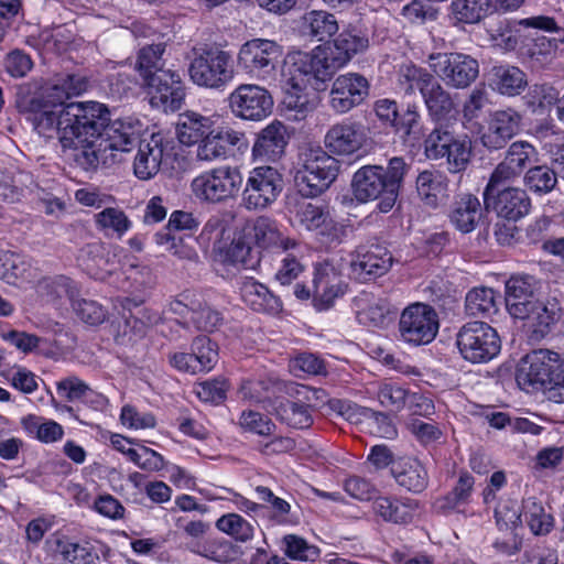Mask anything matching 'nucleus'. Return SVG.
<instances>
[{"instance_id":"nucleus-1","label":"nucleus","mask_w":564,"mask_h":564,"mask_svg":"<svg viewBox=\"0 0 564 564\" xmlns=\"http://www.w3.org/2000/svg\"><path fill=\"white\" fill-rule=\"evenodd\" d=\"M87 85L79 75L55 77L31 100L28 119L41 137H57L62 148L85 167L111 164L119 153L133 149L148 127L137 116L110 121L108 108L97 101L66 102Z\"/></svg>"},{"instance_id":"nucleus-2","label":"nucleus","mask_w":564,"mask_h":564,"mask_svg":"<svg viewBox=\"0 0 564 564\" xmlns=\"http://www.w3.org/2000/svg\"><path fill=\"white\" fill-rule=\"evenodd\" d=\"M369 46L368 35L349 28L333 41L317 45L310 52L293 51L283 61V104L290 110L305 112L314 93L324 88L333 75L345 67L355 55Z\"/></svg>"},{"instance_id":"nucleus-3","label":"nucleus","mask_w":564,"mask_h":564,"mask_svg":"<svg viewBox=\"0 0 564 564\" xmlns=\"http://www.w3.org/2000/svg\"><path fill=\"white\" fill-rule=\"evenodd\" d=\"M410 164L401 156H393L384 169L378 164L359 167L350 183L356 202L367 204L377 200V209L387 214L394 207Z\"/></svg>"},{"instance_id":"nucleus-4","label":"nucleus","mask_w":564,"mask_h":564,"mask_svg":"<svg viewBox=\"0 0 564 564\" xmlns=\"http://www.w3.org/2000/svg\"><path fill=\"white\" fill-rule=\"evenodd\" d=\"M339 162L321 147L300 151L293 165V176L299 192L305 197H316L337 178Z\"/></svg>"},{"instance_id":"nucleus-5","label":"nucleus","mask_w":564,"mask_h":564,"mask_svg":"<svg viewBox=\"0 0 564 564\" xmlns=\"http://www.w3.org/2000/svg\"><path fill=\"white\" fill-rule=\"evenodd\" d=\"M283 46L269 39L254 37L245 42L237 54V67L249 78L272 84L278 79L280 63L283 56ZM283 65L281 66V69ZM283 79V76L281 75ZM284 82L282 80V86Z\"/></svg>"},{"instance_id":"nucleus-6","label":"nucleus","mask_w":564,"mask_h":564,"mask_svg":"<svg viewBox=\"0 0 564 564\" xmlns=\"http://www.w3.org/2000/svg\"><path fill=\"white\" fill-rule=\"evenodd\" d=\"M242 174L232 165H219L203 171L189 184L192 197L199 204H220L236 196L242 185Z\"/></svg>"},{"instance_id":"nucleus-7","label":"nucleus","mask_w":564,"mask_h":564,"mask_svg":"<svg viewBox=\"0 0 564 564\" xmlns=\"http://www.w3.org/2000/svg\"><path fill=\"white\" fill-rule=\"evenodd\" d=\"M423 145L426 159H445L447 171L453 174L464 172L471 161L473 143L466 134L436 128L429 133Z\"/></svg>"},{"instance_id":"nucleus-8","label":"nucleus","mask_w":564,"mask_h":564,"mask_svg":"<svg viewBox=\"0 0 564 564\" xmlns=\"http://www.w3.org/2000/svg\"><path fill=\"white\" fill-rule=\"evenodd\" d=\"M284 188L282 173L271 165L252 167L241 193V206L249 212H262L270 208Z\"/></svg>"},{"instance_id":"nucleus-9","label":"nucleus","mask_w":564,"mask_h":564,"mask_svg":"<svg viewBox=\"0 0 564 564\" xmlns=\"http://www.w3.org/2000/svg\"><path fill=\"white\" fill-rule=\"evenodd\" d=\"M175 155L174 141L162 132L142 135L133 160V173L141 181L151 180L162 171H171Z\"/></svg>"},{"instance_id":"nucleus-10","label":"nucleus","mask_w":564,"mask_h":564,"mask_svg":"<svg viewBox=\"0 0 564 564\" xmlns=\"http://www.w3.org/2000/svg\"><path fill=\"white\" fill-rule=\"evenodd\" d=\"M231 55L223 50H208L195 56L188 66L189 79L198 87L223 90L235 78Z\"/></svg>"},{"instance_id":"nucleus-11","label":"nucleus","mask_w":564,"mask_h":564,"mask_svg":"<svg viewBox=\"0 0 564 564\" xmlns=\"http://www.w3.org/2000/svg\"><path fill=\"white\" fill-rule=\"evenodd\" d=\"M286 210L293 228L311 232L323 242L337 238L338 225L324 205L295 198L288 203Z\"/></svg>"},{"instance_id":"nucleus-12","label":"nucleus","mask_w":564,"mask_h":564,"mask_svg":"<svg viewBox=\"0 0 564 564\" xmlns=\"http://www.w3.org/2000/svg\"><path fill=\"white\" fill-rule=\"evenodd\" d=\"M456 345L460 356L471 364L488 362L501 349L498 333L484 322L465 324L457 334Z\"/></svg>"},{"instance_id":"nucleus-13","label":"nucleus","mask_w":564,"mask_h":564,"mask_svg":"<svg viewBox=\"0 0 564 564\" xmlns=\"http://www.w3.org/2000/svg\"><path fill=\"white\" fill-rule=\"evenodd\" d=\"M228 105L235 118L261 122L273 113L272 94L259 84H240L228 96Z\"/></svg>"},{"instance_id":"nucleus-14","label":"nucleus","mask_w":564,"mask_h":564,"mask_svg":"<svg viewBox=\"0 0 564 564\" xmlns=\"http://www.w3.org/2000/svg\"><path fill=\"white\" fill-rule=\"evenodd\" d=\"M427 63L446 86L457 89L468 87L479 75L478 61L459 52L433 53Z\"/></svg>"},{"instance_id":"nucleus-15","label":"nucleus","mask_w":564,"mask_h":564,"mask_svg":"<svg viewBox=\"0 0 564 564\" xmlns=\"http://www.w3.org/2000/svg\"><path fill=\"white\" fill-rule=\"evenodd\" d=\"M440 329L436 311L424 303L406 306L400 316L399 332L401 339L410 345H427L434 340Z\"/></svg>"},{"instance_id":"nucleus-16","label":"nucleus","mask_w":564,"mask_h":564,"mask_svg":"<svg viewBox=\"0 0 564 564\" xmlns=\"http://www.w3.org/2000/svg\"><path fill=\"white\" fill-rule=\"evenodd\" d=\"M563 364L557 352L546 349L534 350L519 364L517 383L528 392L542 390Z\"/></svg>"},{"instance_id":"nucleus-17","label":"nucleus","mask_w":564,"mask_h":564,"mask_svg":"<svg viewBox=\"0 0 564 564\" xmlns=\"http://www.w3.org/2000/svg\"><path fill=\"white\" fill-rule=\"evenodd\" d=\"M144 85L153 108L173 112L182 107L185 90L180 73L171 69L160 70L144 80Z\"/></svg>"},{"instance_id":"nucleus-18","label":"nucleus","mask_w":564,"mask_h":564,"mask_svg":"<svg viewBox=\"0 0 564 564\" xmlns=\"http://www.w3.org/2000/svg\"><path fill=\"white\" fill-rule=\"evenodd\" d=\"M246 145L245 133L217 123L197 144L195 158L199 162L212 163L228 159L235 148Z\"/></svg>"},{"instance_id":"nucleus-19","label":"nucleus","mask_w":564,"mask_h":564,"mask_svg":"<svg viewBox=\"0 0 564 564\" xmlns=\"http://www.w3.org/2000/svg\"><path fill=\"white\" fill-rule=\"evenodd\" d=\"M555 28V20L546 15H535L521 20H499L490 25L488 34L491 45L501 51L514 50L518 45L522 30L551 31Z\"/></svg>"},{"instance_id":"nucleus-20","label":"nucleus","mask_w":564,"mask_h":564,"mask_svg":"<svg viewBox=\"0 0 564 564\" xmlns=\"http://www.w3.org/2000/svg\"><path fill=\"white\" fill-rule=\"evenodd\" d=\"M366 141L367 134L364 127L358 122L344 119L326 131L324 147L334 158H350L365 147Z\"/></svg>"},{"instance_id":"nucleus-21","label":"nucleus","mask_w":564,"mask_h":564,"mask_svg":"<svg viewBox=\"0 0 564 564\" xmlns=\"http://www.w3.org/2000/svg\"><path fill=\"white\" fill-rule=\"evenodd\" d=\"M484 203L487 209L498 217L517 221L527 216L531 208V199L527 192L519 187L485 188Z\"/></svg>"},{"instance_id":"nucleus-22","label":"nucleus","mask_w":564,"mask_h":564,"mask_svg":"<svg viewBox=\"0 0 564 564\" xmlns=\"http://www.w3.org/2000/svg\"><path fill=\"white\" fill-rule=\"evenodd\" d=\"M368 95V79L358 73H346L333 82L329 106L337 113H346L362 104Z\"/></svg>"},{"instance_id":"nucleus-23","label":"nucleus","mask_w":564,"mask_h":564,"mask_svg":"<svg viewBox=\"0 0 564 564\" xmlns=\"http://www.w3.org/2000/svg\"><path fill=\"white\" fill-rule=\"evenodd\" d=\"M288 144L286 126L280 120H272L256 134L250 159L252 162L275 163L284 155Z\"/></svg>"},{"instance_id":"nucleus-24","label":"nucleus","mask_w":564,"mask_h":564,"mask_svg":"<svg viewBox=\"0 0 564 564\" xmlns=\"http://www.w3.org/2000/svg\"><path fill=\"white\" fill-rule=\"evenodd\" d=\"M346 284L339 269L328 260L315 265L313 279V301L317 310L329 308L336 299L344 295Z\"/></svg>"},{"instance_id":"nucleus-25","label":"nucleus","mask_w":564,"mask_h":564,"mask_svg":"<svg viewBox=\"0 0 564 564\" xmlns=\"http://www.w3.org/2000/svg\"><path fill=\"white\" fill-rule=\"evenodd\" d=\"M391 265L392 256L381 245H371L370 247L357 249L350 261L351 273L358 280L380 276L388 272Z\"/></svg>"},{"instance_id":"nucleus-26","label":"nucleus","mask_w":564,"mask_h":564,"mask_svg":"<svg viewBox=\"0 0 564 564\" xmlns=\"http://www.w3.org/2000/svg\"><path fill=\"white\" fill-rule=\"evenodd\" d=\"M521 116L513 109L494 111L488 121L487 130L480 140L488 149H500L520 129Z\"/></svg>"},{"instance_id":"nucleus-27","label":"nucleus","mask_w":564,"mask_h":564,"mask_svg":"<svg viewBox=\"0 0 564 564\" xmlns=\"http://www.w3.org/2000/svg\"><path fill=\"white\" fill-rule=\"evenodd\" d=\"M243 232L247 235L251 246L257 245L261 248L280 247L284 251L295 248L296 241L290 237L283 236L276 223L265 216H260L243 226Z\"/></svg>"},{"instance_id":"nucleus-28","label":"nucleus","mask_w":564,"mask_h":564,"mask_svg":"<svg viewBox=\"0 0 564 564\" xmlns=\"http://www.w3.org/2000/svg\"><path fill=\"white\" fill-rule=\"evenodd\" d=\"M219 122V115L204 116L187 110L178 116L176 123L177 140L185 147H194Z\"/></svg>"},{"instance_id":"nucleus-29","label":"nucleus","mask_w":564,"mask_h":564,"mask_svg":"<svg viewBox=\"0 0 564 564\" xmlns=\"http://www.w3.org/2000/svg\"><path fill=\"white\" fill-rule=\"evenodd\" d=\"M358 322L365 326L379 328L386 326L392 313L389 302L370 293H360L354 300Z\"/></svg>"},{"instance_id":"nucleus-30","label":"nucleus","mask_w":564,"mask_h":564,"mask_svg":"<svg viewBox=\"0 0 564 564\" xmlns=\"http://www.w3.org/2000/svg\"><path fill=\"white\" fill-rule=\"evenodd\" d=\"M561 311L556 299L538 300L528 312V316L521 319L524 321V327L532 332L535 339H539L544 337L560 319Z\"/></svg>"},{"instance_id":"nucleus-31","label":"nucleus","mask_w":564,"mask_h":564,"mask_svg":"<svg viewBox=\"0 0 564 564\" xmlns=\"http://www.w3.org/2000/svg\"><path fill=\"white\" fill-rule=\"evenodd\" d=\"M372 511L386 522L406 524L417 514L419 506L413 500L379 496L373 499Z\"/></svg>"},{"instance_id":"nucleus-32","label":"nucleus","mask_w":564,"mask_h":564,"mask_svg":"<svg viewBox=\"0 0 564 564\" xmlns=\"http://www.w3.org/2000/svg\"><path fill=\"white\" fill-rule=\"evenodd\" d=\"M242 301L253 311L274 314L281 310V302L267 285L253 278H246L240 285Z\"/></svg>"},{"instance_id":"nucleus-33","label":"nucleus","mask_w":564,"mask_h":564,"mask_svg":"<svg viewBox=\"0 0 564 564\" xmlns=\"http://www.w3.org/2000/svg\"><path fill=\"white\" fill-rule=\"evenodd\" d=\"M37 294L47 303L61 308L66 302L72 305L78 295L77 284L65 275L42 279L36 286Z\"/></svg>"},{"instance_id":"nucleus-34","label":"nucleus","mask_w":564,"mask_h":564,"mask_svg":"<svg viewBox=\"0 0 564 564\" xmlns=\"http://www.w3.org/2000/svg\"><path fill=\"white\" fill-rule=\"evenodd\" d=\"M161 319L158 312L150 308H138L135 313L123 315V324H119L116 340L120 344H133L145 335L149 326L156 325Z\"/></svg>"},{"instance_id":"nucleus-35","label":"nucleus","mask_w":564,"mask_h":564,"mask_svg":"<svg viewBox=\"0 0 564 564\" xmlns=\"http://www.w3.org/2000/svg\"><path fill=\"white\" fill-rule=\"evenodd\" d=\"M489 87L503 96L520 95L527 87L525 74L516 66L499 65L492 67L488 78Z\"/></svg>"},{"instance_id":"nucleus-36","label":"nucleus","mask_w":564,"mask_h":564,"mask_svg":"<svg viewBox=\"0 0 564 564\" xmlns=\"http://www.w3.org/2000/svg\"><path fill=\"white\" fill-rule=\"evenodd\" d=\"M481 215V204L478 197L471 194H464L453 203L449 219L457 230L468 234L475 230Z\"/></svg>"},{"instance_id":"nucleus-37","label":"nucleus","mask_w":564,"mask_h":564,"mask_svg":"<svg viewBox=\"0 0 564 564\" xmlns=\"http://www.w3.org/2000/svg\"><path fill=\"white\" fill-rule=\"evenodd\" d=\"M447 177L435 170H425L416 177V191L422 202L432 208H436L447 198Z\"/></svg>"},{"instance_id":"nucleus-38","label":"nucleus","mask_w":564,"mask_h":564,"mask_svg":"<svg viewBox=\"0 0 564 564\" xmlns=\"http://www.w3.org/2000/svg\"><path fill=\"white\" fill-rule=\"evenodd\" d=\"M425 106L436 121L447 120L456 115L455 104L437 80H433L422 94Z\"/></svg>"},{"instance_id":"nucleus-39","label":"nucleus","mask_w":564,"mask_h":564,"mask_svg":"<svg viewBox=\"0 0 564 564\" xmlns=\"http://www.w3.org/2000/svg\"><path fill=\"white\" fill-rule=\"evenodd\" d=\"M397 482L410 491L420 492L427 484L424 466L415 458H404L393 468Z\"/></svg>"},{"instance_id":"nucleus-40","label":"nucleus","mask_w":564,"mask_h":564,"mask_svg":"<svg viewBox=\"0 0 564 564\" xmlns=\"http://www.w3.org/2000/svg\"><path fill=\"white\" fill-rule=\"evenodd\" d=\"M80 259L84 269L96 280H107L116 270V264L110 261L101 245H89L82 251Z\"/></svg>"},{"instance_id":"nucleus-41","label":"nucleus","mask_w":564,"mask_h":564,"mask_svg":"<svg viewBox=\"0 0 564 564\" xmlns=\"http://www.w3.org/2000/svg\"><path fill=\"white\" fill-rule=\"evenodd\" d=\"M21 425L28 435L45 444L58 442L64 436V429L61 424L34 414L23 416Z\"/></svg>"},{"instance_id":"nucleus-42","label":"nucleus","mask_w":564,"mask_h":564,"mask_svg":"<svg viewBox=\"0 0 564 564\" xmlns=\"http://www.w3.org/2000/svg\"><path fill=\"white\" fill-rule=\"evenodd\" d=\"M32 271V261L26 257L9 251L0 253V279L8 283L29 281L34 276Z\"/></svg>"},{"instance_id":"nucleus-43","label":"nucleus","mask_w":564,"mask_h":564,"mask_svg":"<svg viewBox=\"0 0 564 564\" xmlns=\"http://www.w3.org/2000/svg\"><path fill=\"white\" fill-rule=\"evenodd\" d=\"M251 251V243L243 229L237 232L229 245L219 242L215 247L216 257L225 264L247 265Z\"/></svg>"},{"instance_id":"nucleus-44","label":"nucleus","mask_w":564,"mask_h":564,"mask_svg":"<svg viewBox=\"0 0 564 564\" xmlns=\"http://www.w3.org/2000/svg\"><path fill=\"white\" fill-rule=\"evenodd\" d=\"M433 80L431 74L411 62L400 64L397 70L398 87L405 94H411L414 89H417L422 95Z\"/></svg>"},{"instance_id":"nucleus-45","label":"nucleus","mask_w":564,"mask_h":564,"mask_svg":"<svg viewBox=\"0 0 564 564\" xmlns=\"http://www.w3.org/2000/svg\"><path fill=\"white\" fill-rule=\"evenodd\" d=\"M97 227L107 236L123 237L131 228L132 221L127 214L118 207H105L95 215Z\"/></svg>"},{"instance_id":"nucleus-46","label":"nucleus","mask_w":564,"mask_h":564,"mask_svg":"<svg viewBox=\"0 0 564 564\" xmlns=\"http://www.w3.org/2000/svg\"><path fill=\"white\" fill-rule=\"evenodd\" d=\"M187 549L207 560L220 564H227L236 558V550L227 541L191 542Z\"/></svg>"},{"instance_id":"nucleus-47","label":"nucleus","mask_w":564,"mask_h":564,"mask_svg":"<svg viewBox=\"0 0 564 564\" xmlns=\"http://www.w3.org/2000/svg\"><path fill=\"white\" fill-rule=\"evenodd\" d=\"M522 516L534 535L547 534L554 524L553 517L534 498H528L522 505Z\"/></svg>"},{"instance_id":"nucleus-48","label":"nucleus","mask_w":564,"mask_h":564,"mask_svg":"<svg viewBox=\"0 0 564 564\" xmlns=\"http://www.w3.org/2000/svg\"><path fill=\"white\" fill-rule=\"evenodd\" d=\"M497 296L490 288H474L466 295V312L471 316H488L497 311Z\"/></svg>"},{"instance_id":"nucleus-49","label":"nucleus","mask_w":564,"mask_h":564,"mask_svg":"<svg viewBox=\"0 0 564 564\" xmlns=\"http://www.w3.org/2000/svg\"><path fill=\"white\" fill-rule=\"evenodd\" d=\"M376 395L382 408L390 412H400L405 409L409 390L397 382L384 381L379 384Z\"/></svg>"},{"instance_id":"nucleus-50","label":"nucleus","mask_w":564,"mask_h":564,"mask_svg":"<svg viewBox=\"0 0 564 564\" xmlns=\"http://www.w3.org/2000/svg\"><path fill=\"white\" fill-rule=\"evenodd\" d=\"M304 24L313 37L323 41L338 31V23L332 13L311 11L304 17Z\"/></svg>"},{"instance_id":"nucleus-51","label":"nucleus","mask_w":564,"mask_h":564,"mask_svg":"<svg viewBox=\"0 0 564 564\" xmlns=\"http://www.w3.org/2000/svg\"><path fill=\"white\" fill-rule=\"evenodd\" d=\"M275 412L281 422L294 429H305L312 423L310 410L302 403L290 400L281 401L275 408Z\"/></svg>"},{"instance_id":"nucleus-52","label":"nucleus","mask_w":564,"mask_h":564,"mask_svg":"<svg viewBox=\"0 0 564 564\" xmlns=\"http://www.w3.org/2000/svg\"><path fill=\"white\" fill-rule=\"evenodd\" d=\"M452 15L463 23H477L484 19L488 11L487 0H453L451 3Z\"/></svg>"},{"instance_id":"nucleus-53","label":"nucleus","mask_w":564,"mask_h":564,"mask_svg":"<svg viewBox=\"0 0 564 564\" xmlns=\"http://www.w3.org/2000/svg\"><path fill=\"white\" fill-rule=\"evenodd\" d=\"M216 527L219 531L241 542L251 540L254 533L253 525L237 513L220 517Z\"/></svg>"},{"instance_id":"nucleus-54","label":"nucleus","mask_w":564,"mask_h":564,"mask_svg":"<svg viewBox=\"0 0 564 564\" xmlns=\"http://www.w3.org/2000/svg\"><path fill=\"white\" fill-rule=\"evenodd\" d=\"M527 187L535 194L550 193L557 183L556 174L545 165L530 169L524 176Z\"/></svg>"},{"instance_id":"nucleus-55","label":"nucleus","mask_w":564,"mask_h":564,"mask_svg":"<svg viewBox=\"0 0 564 564\" xmlns=\"http://www.w3.org/2000/svg\"><path fill=\"white\" fill-rule=\"evenodd\" d=\"M191 350L195 354L200 372H209L218 362V346L206 336L196 337Z\"/></svg>"},{"instance_id":"nucleus-56","label":"nucleus","mask_w":564,"mask_h":564,"mask_svg":"<svg viewBox=\"0 0 564 564\" xmlns=\"http://www.w3.org/2000/svg\"><path fill=\"white\" fill-rule=\"evenodd\" d=\"M163 53L164 46L162 44L150 45L139 52L135 68L143 78V82L154 73L164 70L162 68Z\"/></svg>"},{"instance_id":"nucleus-57","label":"nucleus","mask_w":564,"mask_h":564,"mask_svg":"<svg viewBox=\"0 0 564 564\" xmlns=\"http://www.w3.org/2000/svg\"><path fill=\"white\" fill-rule=\"evenodd\" d=\"M495 517L498 528L505 531H513L522 522V511L513 499L501 500L495 510Z\"/></svg>"},{"instance_id":"nucleus-58","label":"nucleus","mask_w":564,"mask_h":564,"mask_svg":"<svg viewBox=\"0 0 564 564\" xmlns=\"http://www.w3.org/2000/svg\"><path fill=\"white\" fill-rule=\"evenodd\" d=\"M536 281L529 274L512 275L506 283V306H514L517 297L522 295H534Z\"/></svg>"},{"instance_id":"nucleus-59","label":"nucleus","mask_w":564,"mask_h":564,"mask_svg":"<svg viewBox=\"0 0 564 564\" xmlns=\"http://www.w3.org/2000/svg\"><path fill=\"white\" fill-rule=\"evenodd\" d=\"M120 423L129 430L153 429L156 424L155 416L149 411H141L137 406L126 404L121 408Z\"/></svg>"},{"instance_id":"nucleus-60","label":"nucleus","mask_w":564,"mask_h":564,"mask_svg":"<svg viewBox=\"0 0 564 564\" xmlns=\"http://www.w3.org/2000/svg\"><path fill=\"white\" fill-rule=\"evenodd\" d=\"M285 554L295 561H314L318 557V550L304 539L289 534L283 539Z\"/></svg>"},{"instance_id":"nucleus-61","label":"nucleus","mask_w":564,"mask_h":564,"mask_svg":"<svg viewBox=\"0 0 564 564\" xmlns=\"http://www.w3.org/2000/svg\"><path fill=\"white\" fill-rule=\"evenodd\" d=\"M228 387L226 379L216 378L197 383L194 388V392L203 402L218 404L225 400Z\"/></svg>"},{"instance_id":"nucleus-62","label":"nucleus","mask_w":564,"mask_h":564,"mask_svg":"<svg viewBox=\"0 0 564 564\" xmlns=\"http://www.w3.org/2000/svg\"><path fill=\"white\" fill-rule=\"evenodd\" d=\"M509 163L520 170L522 173L523 169L538 159V153L533 145L525 141L513 142L505 156Z\"/></svg>"},{"instance_id":"nucleus-63","label":"nucleus","mask_w":564,"mask_h":564,"mask_svg":"<svg viewBox=\"0 0 564 564\" xmlns=\"http://www.w3.org/2000/svg\"><path fill=\"white\" fill-rule=\"evenodd\" d=\"M72 307L83 322L90 325H98L106 318V310L93 300L76 297Z\"/></svg>"},{"instance_id":"nucleus-64","label":"nucleus","mask_w":564,"mask_h":564,"mask_svg":"<svg viewBox=\"0 0 564 564\" xmlns=\"http://www.w3.org/2000/svg\"><path fill=\"white\" fill-rule=\"evenodd\" d=\"M130 454L132 455L130 462L147 471H159L165 465L164 458L160 453L141 444H137L135 452Z\"/></svg>"}]
</instances>
